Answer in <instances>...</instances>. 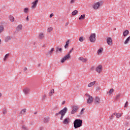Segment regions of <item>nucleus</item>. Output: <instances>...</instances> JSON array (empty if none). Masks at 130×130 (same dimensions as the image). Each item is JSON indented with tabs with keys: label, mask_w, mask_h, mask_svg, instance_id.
Segmentation results:
<instances>
[{
	"label": "nucleus",
	"mask_w": 130,
	"mask_h": 130,
	"mask_svg": "<svg viewBox=\"0 0 130 130\" xmlns=\"http://www.w3.org/2000/svg\"><path fill=\"white\" fill-rule=\"evenodd\" d=\"M1 42H2V40L0 39V44H1Z\"/></svg>",
	"instance_id": "obj_54"
},
{
	"label": "nucleus",
	"mask_w": 130,
	"mask_h": 130,
	"mask_svg": "<svg viewBox=\"0 0 130 130\" xmlns=\"http://www.w3.org/2000/svg\"><path fill=\"white\" fill-rule=\"evenodd\" d=\"M39 67H40V64H39Z\"/></svg>",
	"instance_id": "obj_55"
},
{
	"label": "nucleus",
	"mask_w": 130,
	"mask_h": 130,
	"mask_svg": "<svg viewBox=\"0 0 130 130\" xmlns=\"http://www.w3.org/2000/svg\"><path fill=\"white\" fill-rule=\"evenodd\" d=\"M100 7V3L97 2L95 3L93 6L92 8L94 9V10H98L99 8Z\"/></svg>",
	"instance_id": "obj_8"
},
{
	"label": "nucleus",
	"mask_w": 130,
	"mask_h": 130,
	"mask_svg": "<svg viewBox=\"0 0 130 130\" xmlns=\"http://www.w3.org/2000/svg\"><path fill=\"white\" fill-rule=\"evenodd\" d=\"M101 88L99 87H96V91H97V92H98V91H100L101 90Z\"/></svg>",
	"instance_id": "obj_45"
},
{
	"label": "nucleus",
	"mask_w": 130,
	"mask_h": 130,
	"mask_svg": "<svg viewBox=\"0 0 130 130\" xmlns=\"http://www.w3.org/2000/svg\"><path fill=\"white\" fill-rule=\"evenodd\" d=\"M2 93H0V98H1V97H2Z\"/></svg>",
	"instance_id": "obj_53"
},
{
	"label": "nucleus",
	"mask_w": 130,
	"mask_h": 130,
	"mask_svg": "<svg viewBox=\"0 0 130 130\" xmlns=\"http://www.w3.org/2000/svg\"><path fill=\"white\" fill-rule=\"evenodd\" d=\"M26 21H29V17L28 16L26 17Z\"/></svg>",
	"instance_id": "obj_52"
},
{
	"label": "nucleus",
	"mask_w": 130,
	"mask_h": 130,
	"mask_svg": "<svg viewBox=\"0 0 130 130\" xmlns=\"http://www.w3.org/2000/svg\"><path fill=\"white\" fill-rule=\"evenodd\" d=\"M82 123H83V120L80 119H76L74 121V127L75 128H78L82 126Z\"/></svg>",
	"instance_id": "obj_2"
},
{
	"label": "nucleus",
	"mask_w": 130,
	"mask_h": 130,
	"mask_svg": "<svg viewBox=\"0 0 130 130\" xmlns=\"http://www.w3.org/2000/svg\"><path fill=\"white\" fill-rule=\"evenodd\" d=\"M86 16L85 14L81 15L80 17L79 18V20H84Z\"/></svg>",
	"instance_id": "obj_27"
},
{
	"label": "nucleus",
	"mask_w": 130,
	"mask_h": 130,
	"mask_svg": "<svg viewBox=\"0 0 130 130\" xmlns=\"http://www.w3.org/2000/svg\"><path fill=\"white\" fill-rule=\"evenodd\" d=\"M113 92H114V89H113V88H112L111 89H110L109 92V95H111V94H112V93H113Z\"/></svg>",
	"instance_id": "obj_35"
},
{
	"label": "nucleus",
	"mask_w": 130,
	"mask_h": 130,
	"mask_svg": "<svg viewBox=\"0 0 130 130\" xmlns=\"http://www.w3.org/2000/svg\"><path fill=\"white\" fill-rule=\"evenodd\" d=\"M91 70H93V68H91Z\"/></svg>",
	"instance_id": "obj_56"
},
{
	"label": "nucleus",
	"mask_w": 130,
	"mask_h": 130,
	"mask_svg": "<svg viewBox=\"0 0 130 130\" xmlns=\"http://www.w3.org/2000/svg\"><path fill=\"white\" fill-rule=\"evenodd\" d=\"M35 114H36V113H35Z\"/></svg>",
	"instance_id": "obj_59"
},
{
	"label": "nucleus",
	"mask_w": 130,
	"mask_h": 130,
	"mask_svg": "<svg viewBox=\"0 0 130 130\" xmlns=\"http://www.w3.org/2000/svg\"><path fill=\"white\" fill-rule=\"evenodd\" d=\"M120 96H121L120 94H116V96L114 97V101H117V100H118V99L120 98Z\"/></svg>",
	"instance_id": "obj_20"
},
{
	"label": "nucleus",
	"mask_w": 130,
	"mask_h": 130,
	"mask_svg": "<svg viewBox=\"0 0 130 130\" xmlns=\"http://www.w3.org/2000/svg\"><path fill=\"white\" fill-rule=\"evenodd\" d=\"M93 101L95 105H99L101 103V100L99 96H96Z\"/></svg>",
	"instance_id": "obj_7"
},
{
	"label": "nucleus",
	"mask_w": 130,
	"mask_h": 130,
	"mask_svg": "<svg viewBox=\"0 0 130 130\" xmlns=\"http://www.w3.org/2000/svg\"><path fill=\"white\" fill-rule=\"evenodd\" d=\"M68 46H69V41H68L67 42H66V44L64 46V48H67L68 47Z\"/></svg>",
	"instance_id": "obj_39"
},
{
	"label": "nucleus",
	"mask_w": 130,
	"mask_h": 130,
	"mask_svg": "<svg viewBox=\"0 0 130 130\" xmlns=\"http://www.w3.org/2000/svg\"><path fill=\"white\" fill-rule=\"evenodd\" d=\"M4 29H5V28L4 27V26L0 25V34H1V33H3L4 31Z\"/></svg>",
	"instance_id": "obj_29"
},
{
	"label": "nucleus",
	"mask_w": 130,
	"mask_h": 130,
	"mask_svg": "<svg viewBox=\"0 0 130 130\" xmlns=\"http://www.w3.org/2000/svg\"><path fill=\"white\" fill-rule=\"evenodd\" d=\"M37 4H38V0H36L32 4V6H31V9H35L36 7H37Z\"/></svg>",
	"instance_id": "obj_13"
},
{
	"label": "nucleus",
	"mask_w": 130,
	"mask_h": 130,
	"mask_svg": "<svg viewBox=\"0 0 130 130\" xmlns=\"http://www.w3.org/2000/svg\"><path fill=\"white\" fill-rule=\"evenodd\" d=\"M114 30H116V28H114Z\"/></svg>",
	"instance_id": "obj_57"
},
{
	"label": "nucleus",
	"mask_w": 130,
	"mask_h": 130,
	"mask_svg": "<svg viewBox=\"0 0 130 130\" xmlns=\"http://www.w3.org/2000/svg\"><path fill=\"white\" fill-rule=\"evenodd\" d=\"M77 14H78V10H74L72 13V16H76V15H77Z\"/></svg>",
	"instance_id": "obj_31"
},
{
	"label": "nucleus",
	"mask_w": 130,
	"mask_h": 130,
	"mask_svg": "<svg viewBox=\"0 0 130 130\" xmlns=\"http://www.w3.org/2000/svg\"><path fill=\"white\" fill-rule=\"evenodd\" d=\"M79 109V106L74 105L72 107V110L71 112V114H75L76 112H77V111Z\"/></svg>",
	"instance_id": "obj_6"
},
{
	"label": "nucleus",
	"mask_w": 130,
	"mask_h": 130,
	"mask_svg": "<svg viewBox=\"0 0 130 130\" xmlns=\"http://www.w3.org/2000/svg\"><path fill=\"white\" fill-rule=\"evenodd\" d=\"M28 11H29V9L28 8H24V12L25 13H28Z\"/></svg>",
	"instance_id": "obj_37"
},
{
	"label": "nucleus",
	"mask_w": 130,
	"mask_h": 130,
	"mask_svg": "<svg viewBox=\"0 0 130 130\" xmlns=\"http://www.w3.org/2000/svg\"><path fill=\"white\" fill-rule=\"evenodd\" d=\"M39 37L40 39H43V38H44V35H43V33H41L39 35Z\"/></svg>",
	"instance_id": "obj_32"
},
{
	"label": "nucleus",
	"mask_w": 130,
	"mask_h": 130,
	"mask_svg": "<svg viewBox=\"0 0 130 130\" xmlns=\"http://www.w3.org/2000/svg\"><path fill=\"white\" fill-rule=\"evenodd\" d=\"M96 72L99 74H100L102 72V66L101 65L98 66L95 69Z\"/></svg>",
	"instance_id": "obj_9"
},
{
	"label": "nucleus",
	"mask_w": 130,
	"mask_h": 130,
	"mask_svg": "<svg viewBox=\"0 0 130 130\" xmlns=\"http://www.w3.org/2000/svg\"><path fill=\"white\" fill-rule=\"evenodd\" d=\"M21 128L22 130H29V128H28V127L24 125H22L21 126Z\"/></svg>",
	"instance_id": "obj_26"
},
{
	"label": "nucleus",
	"mask_w": 130,
	"mask_h": 130,
	"mask_svg": "<svg viewBox=\"0 0 130 130\" xmlns=\"http://www.w3.org/2000/svg\"><path fill=\"white\" fill-rule=\"evenodd\" d=\"M26 112V109H23L21 111L19 114L22 116V115H24L25 114V113Z\"/></svg>",
	"instance_id": "obj_24"
},
{
	"label": "nucleus",
	"mask_w": 130,
	"mask_h": 130,
	"mask_svg": "<svg viewBox=\"0 0 130 130\" xmlns=\"http://www.w3.org/2000/svg\"><path fill=\"white\" fill-rule=\"evenodd\" d=\"M56 52H62V48L57 47L56 48Z\"/></svg>",
	"instance_id": "obj_19"
},
{
	"label": "nucleus",
	"mask_w": 130,
	"mask_h": 130,
	"mask_svg": "<svg viewBox=\"0 0 130 130\" xmlns=\"http://www.w3.org/2000/svg\"><path fill=\"white\" fill-rule=\"evenodd\" d=\"M127 105H128V102L126 101L125 104L124 105V107H127Z\"/></svg>",
	"instance_id": "obj_44"
},
{
	"label": "nucleus",
	"mask_w": 130,
	"mask_h": 130,
	"mask_svg": "<svg viewBox=\"0 0 130 130\" xmlns=\"http://www.w3.org/2000/svg\"><path fill=\"white\" fill-rule=\"evenodd\" d=\"M52 31V27H49L48 28V32H51Z\"/></svg>",
	"instance_id": "obj_43"
},
{
	"label": "nucleus",
	"mask_w": 130,
	"mask_h": 130,
	"mask_svg": "<svg viewBox=\"0 0 130 130\" xmlns=\"http://www.w3.org/2000/svg\"><path fill=\"white\" fill-rule=\"evenodd\" d=\"M127 130H130V128L129 129H128Z\"/></svg>",
	"instance_id": "obj_58"
},
{
	"label": "nucleus",
	"mask_w": 130,
	"mask_h": 130,
	"mask_svg": "<svg viewBox=\"0 0 130 130\" xmlns=\"http://www.w3.org/2000/svg\"><path fill=\"white\" fill-rule=\"evenodd\" d=\"M50 120V119L48 117H45L44 118L43 121L45 122V123H46V122H48Z\"/></svg>",
	"instance_id": "obj_22"
},
{
	"label": "nucleus",
	"mask_w": 130,
	"mask_h": 130,
	"mask_svg": "<svg viewBox=\"0 0 130 130\" xmlns=\"http://www.w3.org/2000/svg\"><path fill=\"white\" fill-rule=\"evenodd\" d=\"M53 51H54V48H52L51 50L50 51H49L48 53H47V55H51V54H52V53H53Z\"/></svg>",
	"instance_id": "obj_21"
},
{
	"label": "nucleus",
	"mask_w": 130,
	"mask_h": 130,
	"mask_svg": "<svg viewBox=\"0 0 130 130\" xmlns=\"http://www.w3.org/2000/svg\"><path fill=\"white\" fill-rule=\"evenodd\" d=\"M22 29H23V26H22V24H19L17 26V27H16V31H17V32L21 31Z\"/></svg>",
	"instance_id": "obj_15"
},
{
	"label": "nucleus",
	"mask_w": 130,
	"mask_h": 130,
	"mask_svg": "<svg viewBox=\"0 0 130 130\" xmlns=\"http://www.w3.org/2000/svg\"><path fill=\"white\" fill-rule=\"evenodd\" d=\"M89 40L90 42H95L96 41V34H91L89 37Z\"/></svg>",
	"instance_id": "obj_5"
},
{
	"label": "nucleus",
	"mask_w": 130,
	"mask_h": 130,
	"mask_svg": "<svg viewBox=\"0 0 130 130\" xmlns=\"http://www.w3.org/2000/svg\"><path fill=\"white\" fill-rule=\"evenodd\" d=\"M71 58V55L70 53H68L67 55H66L63 57H62L61 59V62L63 63V62H64L66 60H68V59H70Z\"/></svg>",
	"instance_id": "obj_4"
},
{
	"label": "nucleus",
	"mask_w": 130,
	"mask_h": 130,
	"mask_svg": "<svg viewBox=\"0 0 130 130\" xmlns=\"http://www.w3.org/2000/svg\"><path fill=\"white\" fill-rule=\"evenodd\" d=\"M12 40V37H10L9 36H7L5 38V42H9V41H10V40Z\"/></svg>",
	"instance_id": "obj_17"
},
{
	"label": "nucleus",
	"mask_w": 130,
	"mask_h": 130,
	"mask_svg": "<svg viewBox=\"0 0 130 130\" xmlns=\"http://www.w3.org/2000/svg\"><path fill=\"white\" fill-rule=\"evenodd\" d=\"M130 40V36L128 37L126 39V40L124 42V44H127V43H128L129 41Z\"/></svg>",
	"instance_id": "obj_30"
},
{
	"label": "nucleus",
	"mask_w": 130,
	"mask_h": 130,
	"mask_svg": "<svg viewBox=\"0 0 130 130\" xmlns=\"http://www.w3.org/2000/svg\"><path fill=\"white\" fill-rule=\"evenodd\" d=\"M54 93V89L51 90V91H50V92L49 93V96H52V95H53Z\"/></svg>",
	"instance_id": "obj_28"
},
{
	"label": "nucleus",
	"mask_w": 130,
	"mask_h": 130,
	"mask_svg": "<svg viewBox=\"0 0 130 130\" xmlns=\"http://www.w3.org/2000/svg\"><path fill=\"white\" fill-rule=\"evenodd\" d=\"M67 112H68V108L64 107L58 113H56L55 114V116H57V115L60 114L61 116H60V120H62V119H63V117L66 115V113H67Z\"/></svg>",
	"instance_id": "obj_1"
},
{
	"label": "nucleus",
	"mask_w": 130,
	"mask_h": 130,
	"mask_svg": "<svg viewBox=\"0 0 130 130\" xmlns=\"http://www.w3.org/2000/svg\"><path fill=\"white\" fill-rule=\"evenodd\" d=\"M85 96L87 97V104H91L92 102L94 101V99H93V96L88 94V93H86L85 94Z\"/></svg>",
	"instance_id": "obj_3"
},
{
	"label": "nucleus",
	"mask_w": 130,
	"mask_h": 130,
	"mask_svg": "<svg viewBox=\"0 0 130 130\" xmlns=\"http://www.w3.org/2000/svg\"><path fill=\"white\" fill-rule=\"evenodd\" d=\"M24 72H26V71H27V68H24L23 69Z\"/></svg>",
	"instance_id": "obj_50"
},
{
	"label": "nucleus",
	"mask_w": 130,
	"mask_h": 130,
	"mask_svg": "<svg viewBox=\"0 0 130 130\" xmlns=\"http://www.w3.org/2000/svg\"><path fill=\"white\" fill-rule=\"evenodd\" d=\"M53 16H54L53 13H51V14L50 15V18H52V17H53Z\"/></svg>",
	"instance_id": "obj_48"
},
{
	"label": "nucleus",
	"mask_w": 130,
	"mask_h": 130,
	"mask_svg": "<svg viewBox=\"0 0 130 130\" xmlns=\"http://www.w3.org/2000/svg\"><path fill=\"white\" fill-rule=\"evenodd\" d=\"M9 19L11 22H14L15 21V18L12 16H10Z\"/></svg>",
	"instance_id": "obj_33"
},
{
	"label": "nucleus",
	"mask_w": 130,
	"mask_h": 130,
	"mask_svg": "<svg viewBox=\"0 0 130 130\" xmlns=\"http://www.w3.org/2000/svg\"><path fill=\"white\" fill-rule=\"evenodd\" d=\"M73 50H74V48H72L70 50V51L68 53L71 54L72 53V52L73 51Z\"/></svg>",
	"instance_id": "obj_47"
},
{
	"label": "nucleus",
	"mask_w": 130,
	"mask_h": 130,
	"mask_svg": "<svg viewBox=\"0 0 130 130\" xmlns=\"http://www.w3.org/2000/svg\"><path fill=\"white\" fill-rule=\"evenodd\" d=\"M95 83H96V81H95L93 82H90L89 84H88V87H90L94 86L95 85Z\"/></svg>",
	"instance_id": "obj_25"
},
{
	"label": "nucleus",
	"mask_w": 130,
	"mask_h": 130,
	"mask_svg": "<svg viewBox=\"0 0 130 130\" xmlns=\"http://www.w3.org/2000/svg\"><path fill=\"white\" fill-rule=\"evenodd\" d=\"M129 34V31H128V30H124L123 32V36H124V37H126V36H127V35H128Z\"/></svg>",
	"instance_id": "obj_16"
},
{
	"label": "nucleus",
	"mask_w": 130,
	"mask_h": 130,
	"mask_svg": "<svg viewBox=\"0 0 130 130\" xmlns=\"http://www.w3.org/2000/svg\"><path fill=\"white\" fill-rule=\"evenodd\" d=\"M103 52V48H100L98 50V54L99 55L101 54Z\"/></svg>",
	"instance_id": "obj_23"
},
{
	"label": "nucleus",
	"mask_w": 130,
	"mask_h": 130,
	"mask_svg": "<svg viewBox=\"0 0 130 130\" xmlns=\"http://www.w3.org/2000/svg\"><path fill=\"white\" fill-rule=\"evenodd\" d=\"M63 124H69L70 123V118H66L62 121Z\"/></svg>",
	"instance_id": "obj_12"
},
{
	"label": "nucleus",
	"mask_w": 130,
	"mask_h": 130,
	"mask_svg": "<svg viewBox=\"0 0 130 130\" xmlns=\"http://www.w3.org/2000/svg\"><path fill=\"white\" fill-rule=\"evenodd\" d=\"M62 105H64V104H66V101H63L62 103Z\"/></svg>",
	"instance_id": "obj_51"
},
{
	"label": "nucleus",
	"mask_w": 130,
	"mask_h": 130,
	"mask_svg": "<svg viewBox=\"0 0 130 130\" xmlns=\"http://www.w3.org/2000/svg\"><path fill=\"white\" fill-rule=\"evenodd\" d=\"M107 43L108 45H112V38L110 37L108 38L107 40Z\"/></svg>",
	"instance_id": "obj_10"
},
{
	"label": "nucleus",
	"mask_w": 130,
	"mask_h": 130,
	"mask_svg": "<svg viewBox=\"0 0 130 130\" xmlns=\"http://www.w3.org/2000/svg\"><path fill=\"white\" fill-rule=\"evenodd\" d=\"M115 115L117 117V118H119L121 116V113H115Z\"/></svg>",
	"instance_id": "obj_36"
},
{
	"label": "nucleus",
	"mask_w": 130,
	"mask_h": 130,
	"mask_svg": "<svg viewBox=\"0 0 130 130\" xmlns=\"http://www.w3.org/2000/svg\"><path fill=\"white\" fill-rule=\"evenodd\" d=\"M29 92H30V88L28 87H26L23 89V93H24L25 95H28V94H29Z\"/></svg>",
	"instance_id": "obj_11"
},
{
	"label": "nucleus",
	"mask_w": 130,
	"mask_h": 130,
	"mask_svg": "<svg viewBox=\"0 0 130 130\" xmlns=\"http://www.w3.org/2000/svg\"><path fill=\"white\" fill-rule=\"evenodd\" d=\"M76 3V0H71L70 2V4L73 5V4H75Z\"/></svg>",
	"instance_id": "obj_40"
},
{
	"label": "nucleus",
	"mask_w": 130,
	"mask_h": 130,
	"mask_svg": "<svg viewBox=\"0 0 130 130\" xmlns=\"http://www.w3.org/2000/svg\"><path fill=\"white\" fill-rule=\"evenodd\" d=\"M8 56H9V54H7L5 55V58H4V60H7V58Z\"/></svg>",
	"instance_id": "obj_41"
},
{
	"label": "nucleus",
	"mask_w": 130,
	"mask_h": 130,
	"mask_svg": "<svg viewBox=\"0 0 130 130\" xmlns=\"http://www.w3.org/2000/svg\"><path fill=\"white\" fill-rule=\"evenodd\" d=\"M79 40L80 42H83L85 40V38L83 37H81L79 38Z\"/></svg>",
	"instance_id": "obj_34"
},
{
	"label": "nucleus",
	"mask_w": 130,
	"mask_h": 130,
	"mask_svg": "<svg viewBox=\"0 0 130 130\" xmlns=\"http://www.w3.org/2000/svg\"><path fill=\"white\" fill-rule=\"evenodd\" d=\"M115 115V113H113L110 117V119H113L114 118V116Z\"/></svg>",
	"instance_id": "obj_38"
},
{
	"label": "nucleus",
	"mask_w": 130,
	"mask_h": 130,
	"mask_svg": "<svg viewBox=\"0 0 130 130\" xmlns=\"http://www.w3.org/2000/svg\"><path fill=\"white\" fill-rule=\"evenodd\" d=\"M79 60H80L81 61H82V62H87V61L88 60V59L87 58H84L83 57H80L78 58Z\"/></svg>",
	"instance_id": "obj_14"
},
{
	"label": "nucleus",
	"mask_w": 130,
	"mask_h": 130,
	"mask_svg": "<svg viewBox=\"0 0 130 130\" xmlns=\"http://www.w3.org/2000/svg\"><path fill=\"white\" fill-rule=\"evenodd\" d=\"M3 114H7V110H6V109H3Z\"/></svg>",
	"instance_id": "obj_42"
},
{
	"label": "nucleus",
	"mask_w": 130,
	"mask_h": 130,
	"mask_svg": "<svg viewBox=\"0 0 130 130\" xmlns=\"http://www.w3.org/2000/svg\"><path fill=\"white\" fill-rule=\"evenodd\" d=\"M84 110H85V108H82V109H81V111H80V114H78V115H77V116H78V117H81V116H82V115H83V114H84Z\"/></svg>",
	"instance_id": "obj_18"
},
{
	"label": "nucleus",
	"mask_w": 130,
	"mask_h": 130,
	"mask_svg": "<svg viewBox=\"0 0 130 130\" xmlns=\"http://www.w3.org/2000/svg\"><path fill=\"white\" fill-rule=\"evenodd\" d=\"M46 98V95H44L42 97V100H45Z\"/></svg>",
	"instance_id": "obj_46"
},
{
	"label": "nucleus",
	"mask_w": 130,
	"mask_h": 130,
	"mask_svg": "<svg viewBox=\"0 0 130 130\" xmlns=\"http://www.w3.org/2000/svg\"><path fill=\"white\" fill-rule=\"evenodd\" d=\"M69 24V22H67L66 24H65V26L66 27H67V26H68Z\"/></svg>",
	"instance_id": "obj_49"
}]
</instances>
